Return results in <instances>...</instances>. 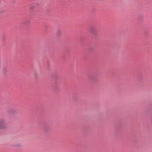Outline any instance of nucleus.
Masks as SVG:
<instances>
[{"mask_svg": "<svg viewBox=\"0 0 152 152\" xmlns=\"http://www.w3.org/2000/svg\"><path fill=\"white\" fill-rule=\"evenodd\" d=\"M89 30L90 32L92 34V35L94 36V37H96V29L94 27L91 26L89 28Z\"/></svg>", "mask_w": 152, "mask_h": 152, "instance_id": "f257e3e1", "label": "nucleus"}, {"mask_svg": "<svg viewBox=\"0 0 152 152\" xmlns=\"http://www.w3.org/2000/svg\"><path fill=\"white\" fill-rule=\"evenodd\" d=\"M5 121L4 120H0V129H4L5 128Z\"/></svg>", "mask_w": 152, "mask_h": 152, "instance_id": "f03ea898", "label": "nucleus"}, {"mask_svg": "<svg viewBox=\"0 0 152 152\" xmlns=\"http://www.w3.org/2000/svg\"><path fill=\"white\" fill-rule=\"evenodd\" d=\"M34 8V6H32L30 8V10H32Z\"/></svg>", "mask_w": 152, "mask_h": 152, "instance_id": "7ed1b4c3", "label": "nucleus"}, {"mask_svg": "<svg viewBox=\"0 0 152 152\" xmlns=\"http://www.w3.org/2000/svg\"><path fill=\"white\" fill-rule=\"evenodd\" d=\"M93 49H91V48H90V50H93Z\"/></svg>", "mask_w": 152, "mask_h": 152, "instance_id": "20e7f679", "label": "nucleus"}, {"mask_svg": "<svg viewBox=\"0 0 152 152\" xmlns=\"http://www.w3.org/2000/svg\"><path fill=\"white\" fill-rule=\"evenodd\" d=\"M91 80H93V78L92 79V78H91Z\"/></svg>", "mask_w": 152, "mask_h": 152, "instance_id": "39448f33", "label": "nucleus"}]
</instances>
